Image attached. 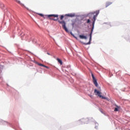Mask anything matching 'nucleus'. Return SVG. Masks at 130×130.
<instances>
[{
	"label": "nucleus",
	"instance_id": "1",
	"mask_svg": "<svg viewBox=\"0 0 130 130\" xmlns=\"http://www.w3.org/2000/svg\"><path fill=\"white\" fill-rule=\"evenodd\" d=\"M99 10H96L95 12H92L90 13L89 15H93V19H92V27L91 29V31L89 35V42L87 43V44H90L91 43V40L92 39V33H93V30H94V25H95V22L96 21V18H97L98 15H99Z\"/></svg>",
	"mask_w": 130,
	"mask_h": 130
},
{
	"label": "nucleus",
	"instance_id": "2",
	"mask_svg": "<svg viewBox=\"0 0 130 130\" xmlns=\"http://www.w3.org/2000/svg\"><path fill=\"white\" fill-rule=\"evenodd\" d=\"M50 20L53 21H58V15L57 14H51L47 15Z\"/></svg>",
	"mask_w": 130,
	"mask_h": 130
},
{
	"label": "nucleus",
	"instance_id": "3",
	"mask_svg": "<svg viewBox=\"0 0 130 130\" xmlns=\"http://www.w3.org/2000/svg\"><path fill=\"white\" fill-rule=\"evenodd\" d=\"M58 22L59 24H61L63 29H64L66 32H69V29L67 28V26H66V21L64 20H62L61 21L58 20Z\"/></svg>",
	"mask_w": 130,
	"mask_h": 130
},
{
	"label": "nucleus",
	"instance_id": "4",
	"mask_svg": "<svg viewBox=\"0 0 130 130\" xmlns=\"http://www.w3.org/2000/svg\"><path fill=\"white\" fill-rule=\"evenodd\" d=\"M91 76L94 85H95V87H98V83L97 82V80L95 78V76H94V74H93V73H91Z\"/></svg>",
	"mask_w": 130,
	"mask_h": 130
},
{
	"label": "nucleus",
	"instance_id": "5",
	"mask_svg": "<svg viewBox=\"0 0 130 130\" xmlns=\"http://www.w3.org/2000/svg\"><path fill=\"white\" fill-rule=\"evenodd\" d=\"M94 93H96V95L99 96L100 98H102V99H107L106 97L101 95V92L99 91L97 89H94Z\"/></svg>",
	"mask_w": 130,
	"mask_h": 130
},
{
	"label": "nucleus",
	"instance_id": "6",
	"mask_svg": "<svg viewBox=\"0 0 130 130\" xmlns=\"http://www.w3.org/2000/svg\"><path fill=\"white\" fill-rule=\"evenodd\" d=\"M65 16L66 17H69L70 18H74V17H76V14L70 13V14H66Z\"/></svg>",
	"mask_w": 130,
	"mask_h": 130
},
{
	"label": "nucleus",
	"instance_id": "7",
	"mask_svg": "<svg viewBox=\"0 0 130 130\" xmlns=\"http://www.w3.org/2000/svg\"><path fill=\"white\" fill-rule=\"evenodd\" d=\"M110 5H112V2H108L106 3V8H107V7H109Z\"/></svg>",
	"mask_w": 130,
	"mask_h": 130
},
{
	"label": "nucleus",
	"instance_id": "8",
	"mask_svg": "<svg viewBox=\"0 0 130 130\" xmlns=\"http://www.w3.org/2000/svg\"><path fill=\"white\" fill-rule=\"evenodd\" d=\"M79 37L81 39H87V37H86V36L80 35Z\"/></svg>",
	"mask_w": 130,
	"mask_h": 130
},
{
	"label": "nucleus",
	"instance_id": "9",
	"mask_svg": "<svg viewBox=\"0 0 130 130\" xmlns=\"http://www.w3.org/2000/svg\"><path fill=\"white\" fill-rule=\"evenodd\" d=\"M57 60L58 62H59V63H60V64H61V65L62 64V61H61V60H60L59 58H57Z\"/></svg>",
	"mask_w": 130,
	"mask_h": 130
},
{
	"label": "nucleus",
	"instance_id": "10",
	"mask_svg": "<svg viewBox=\"0 0 130 130\" xmlns=\"http://www.w3.org/2000/svg\"><path fill=\"white\" fill-rule=\"evenodd\" d=\"M16 2L17 3H18V4H19V5H20L21 7H24V4L21 3V2L18 0H16Z\"/></svg>",
	"mask_w": 130,
	"mask_h": 130
},
{
	"label": "nucleus",
	"instance_id": "11",
	"mask_svg": "<svg viewBox=\"0 0 130 130\" xmlns=\"http://www.w3.org/2000/svg\"><path fill=\"white\" fill-rule=\"evenodd\" d=\"M63 18H64V16L63 15H61V16L60 17V19L62 20Z\"/></svg>",
	"mask_w": 130,
	"mask_h": 130
},
{
	"label": "nucleus",
	"instance_id": "12",
	"mask_svg": "<svg viewBox=\"0 0 130 130\" xmlns=\"http://www.w3.org/2000/svg\"><path fill=\"white\" fill-rule=\"evenodd\" d=\"M90 22H91V20H90V19H87L86 23H87V24H89Z\"/></svg>",
	"mask_w": 130,
	"mask_h": 130
},
{
	"label": "nucleus",
	"instance_id": "13",
	"mask_svg": "<svg viewBox=\"0 0 130 130\" xmlns=\"http://www.w3.org/2000/svg\"><path fill=\"white\" fill-rule=\"evenodd\" d=\"M38 64L39 66H40V67H44V65H43V64L39 63Z\"/></svg>",
	"mask_w": 130,
	"mask_h": 130
},
{
	"label": "nucleus",
	"instance_id": "14",
	"mask_svg": "<svg viewBox=\"0 0 130 130\" xmlns=\"http://www.w3.org/2000/svg\"><path fill=\"white\" fill-rule=\"evenodd\" d=\"M114 111H118V109L117 108H115L114 109Z\"/></svg>",
	"mask_w": 130,
	"mask_h": 130
},
{
	"label": "nucleus",
	"instance_id": "15",
	"mask_svg": "<svg viewBox=\"0 0 130 130\" xmlns=\"http://www.w3.org/2000/svg\"><path fill=\"white\" fill-rule=\"evenodd\" d=\"M44 68H46V69H49V67L46 66H44Z\"/></svg>",
	"mask_w": 130,
	"mask_h": 130
},
{
	"label": "nucleus",
	"instance_id": "16",
	"mask_svg": "<svg viewBox=\"0 0 130 130\" xmlns=\"http://www.w3.org/2000/svg\"><path fill=\"white\" fill-rule=\"evenodd\" d=\"M40 16H41V17H43V14H40Z\"/></svg>",
	"mask_w": 130,
	"mask_h": 130
},
{
	"label": "nucleus",
	"instance_id": "17",
	"mask_svg": "<svg viewBox=\"0 0 130 130\" xmlns=\"http://www.w3.org/2000/svg\"><path fill=\"white\" fill-rule=\"evenodd\" d=\"M47 54L48 55H50V54L49 53H47Z\"/></svg>",
	"mask_w": 130,
	"mask_h": 130
},
{
	"label": "nucleus",
	"instance_id": "18",
	"mask_svg": "<svg viewBox=\"0 0 130 130\" xmlns=\"http://www.w3.org/2000/svg\"><path fill=\"white\" fill-rule=\"evenodd\" d=\"M91 98H92V95H89Z\"/></svg>",
	"mask_w": 130,
	"mask_h": 130
}]
</instances>
